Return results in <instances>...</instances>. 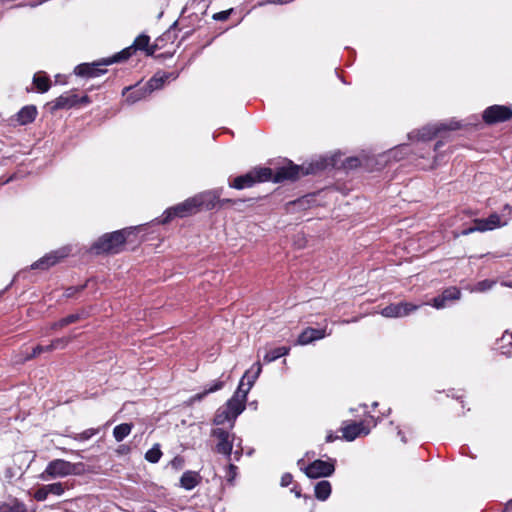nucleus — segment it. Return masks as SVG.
<instances>
[{"mask_svg":"<svg viewBox=\"0 0 512 512\" xmlns=\"http://www.w3.org/2000/svg\"><path fill=\"white\" fill-rule=\"evenodd\" d=\"M335 471L333 461L315 460L305 468V474L309 478L328 477Z\"/></svg>","mask_w":512,"mask_h":512,"instance_id":"11","label":"nucleus"},{"mask_svg":"<svg viewBox=\"0 0 512 512\" xmlns=\"http://www.w3.org/2000/svg\"><path fill=\"white\" fill-rule=\"evenodd\" d=\"M80 464H74L63 459H55L48 463L45 470L40 474L44 481L59 477H66L78 473Z\"/></svg>","mask_w":512,"mask_h":512,"instance_id":"4","label":"nucleus"},{"mask_svg":"<svg viewBox=\"0 0 512 512\" xmlns=\"http://www.w3.org/2000/svg\"><path fill=\"white\" fill-rule=\"evenodd\" d=\"M33 83L37 87L38 91L42 93L47 92L50 88L49 78L40 73L34 75Z\"/></svg>","mask_w":512,"mask_h":512,"instance_id":"30","label":"nucleus"},{"mask_svg":"<svg viewBox=\"0 0 512 512\" xmlns=\"http://www.w3.org/2000/svg\"><path fill=\"white\" fill-rule=\"evenodd\" d=\"M147 94H149V93L147 92L145 87L139 88V89L129 93L126 97V100L129 103H135V102L141 100L142 98H144Z\"/></svg>","mask_w":512,"mask_h":512,"instance_id":"32","label":"nucleus"},{"mask_svg":"<svg viewBox=\"0 0 512 512\" xmlns=\"http://www.w3.org/2000/svg\"><path fill=\"white\" fill-rule=\"evenodd\" d=\"M78 103V96L73 93H67L59 96L51 102V110L70 109Z\"/></svg>","mask_w":512,"mask_h":512,"instance_id":"19","label":"nucleus"},{"mask_svg":"<svg viewBox=\"0 0 512 512\" xmlns=\"http://www.w3.org/2000/svg\"><path fill=\"white\" fill-rule=\"evenodd\" d=\"M132 232L133 228L130 227L105 234L91 246L90 251L94 254L118 253Z\"/></svg>","mask_w":512,"mask_h":512,"instance_id":"2","label":"nucleus"},{"mask_svg":"<svg viewBox=\"0 0 512 512\" xmlns=\"http://www.w3.org/2000/svg\"><path fill=\"white\" fill-rule=\"evenodd\" d=\"M45 486H46V490L48 491V494H53V495H56V496H61L64 493V491H65V488H64L63 484L60 483V482H56V483H52V484H47Z\"/></svg>","mask_w":512,"mask_h":512,"instance_id":"34","label":"nucleus"},{"mask_svg":"<svg viewBox=\"0 0 512 512\" xmlns=\"http://www.w3.org/2000/svg\"><path fill=\"white\" fill-rule=\"evenodd\" d=\"M131 430L132 424L122 423L114 428L113 436L116 441L120 442L130 434Z\"/></svg>","mask_w":512,"mask_h":512,"instance_id":"29","label":"nucleus"},{"mask_svg":"<svg viewBox=\"0 0 512 512\" xmlns=\"http://www.w3.org/2000/svg\"><path fill=\"white\" fill-rule=\"evenodd\" d=\"M507 509H512V499L508 502Z\"/></svg>","mask_w":512,"mask_h":512,"instance_id":"50","label":"nucleus"},{"mask_svg":"<svg viewBox=\"0 0 512 512\" xmlns=\"http://www.w3.org/2000/svg\"><path fill=\"white\" fill-rule=\"evenodd\" d=\"M331 484L327 480L319 481L314 488L315 497L320 501H325L331 494Z\"/></svg>","mask_w":512,"mask_h":512,"instance_id":"23","label":"nucleus"},{"mask_svg":"<svg viewBox=\"0 0 512 512\" xmlns=\"http://www.w3.org/2000/svg\"><path fill=\"white\" fill-rule=\"evenodd\" d=\"M342 436L347 441H353L357 437L366 436L370 433V429L363 422H351L344 425L341 429Z\"/></svg>","mask_w":512,"mask_h":512,"instance_id":"16","label":"nucleus"},{"mask_svg":"<svg viewBox=\"0 0 512 512\" xmlns=\"http://www.w3.org/2000/svg\"><path fill=\"white\" fill-rule=\"evenodd\" d=\"M293 477L289 473H285L281 477V486L286 487L292 483Z\"/></svg>","mask_w":512,"mask_h":512,"instance_id":"41","label":"nucleus"},{"mask_svg":"<svg viewBox=\"0 0 512 512\" xmlns=\"http://www.w3.org/2000/svg\"><path fill=\"white\" fill-rule=\"evenodd\" d=\"M69 253H70V249L68 247H63L57 251H53L51 253L46 254L41 259L34 262L31 265V268L46 270L49 267L55 265L60 259L68 256Z\"/></svg>","mask_w":512,"mask_h":512,"instance_id":"13","label":"nucleus"},{"mask_svg":"<svg viewBox=\"0 0 512 512\" xmlns=\"http://www.w3.org/2000/svg\"><path fill=\"white\" fill-rule=\"evenodd\" d=\"M48 491L46 490V486L43 485L41 486L39 489H37L34 493V498L37 500V501H44L47 499L48 497Z\"/></svg>","mask_w":512,"mask_h":512,"instance_id":"37","label":"nucleus"},{"mask_svg":"<svg viewBox=\"0 0 512 512\" xmlns=\"http://www.w3.org/2000/svg\"><path fill=\"white\" fill-rule=\"evenodd\" d=\"M504 285L512 288V283H504Z\"/></svg>","mask_w":512,"mask_h":512,"instance_id":"51","label":"nucleus"},{"mask_svg":"<svg viewBox=\"0 0 512 512\" xmlns=\"http://www.w3.org/2000/svg\"><path fill=\"white\" fill-rule=\"evenodd\" d=\"M223 387H224V381L216 380V381L213 382V384L211 386L206 388L203 392L198 393V394L192 396L189 399V404L191 405V404H193L196 401H201L206 395H208L210 393H213V392H216L218 390H221Z\"/></svg>","mask_w":512,"mask_h":512,"instance_id":"25","label":"nucleus"},{"mask_svg":"<svg viewBox=\"0 0 512 512\" xmlns=\"http://www.w3.org/2000/svg\"><path fill=\"white\" fill-rule=\"evenodd\" d=\"M98 430L94 428L87 429L83 431L82 433L75 436L76 440L84 441L90 439L92 436L97 434Z\"/></svg>","mask_w":512,"mask_h":512,"instance_id":"36","label":"nucleus"},{"mask_svg":"<svg viewBox=\"0 0 512 512\" xmlns=\"http://www.w3.org/2000/svg\"><path fill=\"white\" fill-rule=\"evenodd\" d=\"M262 371V366L260 362H256L252 365V367L247 370L242 379L240 380V383L238 385V388L236 391L242 390V393H244V402L247 400V395L250 391V389L253 387L255 381L259 377Z\"/></svg>","mask_w":512,"mask_h":512,"instance_id":"12","label":"nucleus"},{"mask_svg":"<svg viewBox=\"0 0 512 512\" xmlns=\"http://www.w3.org/2000/svg\"><path fill=\"white\" fill-rule=\"evenodd\" d=\"M494 282L489 280H484L479 282L476 285V291L484 292L486 290H489L493 286Z\"/></svg>","mask_w":512,"mask_h":512,"instance_id":"39","label":"nucleus"},{"mask_svg":"<svg viewBox=\"0 0 512 512\" xmlns=\"http://www.w3.org/2000/svg\"><path fill=\"white\" fill-rule=\"evenodd\" d=\"M78 103L88 104L90 103V99L88 96H83L82 98H78Z\"/></svg>","mask_w":512,"mask_h":512,"instance_id":"44","label":"nucleus"},{"mask_svg":"<svg viewBox=\"0 0 512 512\" xmlns=\"http://www.w3.org/2000/svg\"><path fill=\"white\" fill-rule=\"evenodd\" d=\"M70 340H71L70 337H62V338L55 339L51 342V344L47 345L46 350L53 351L55 349H63L68 345Z\"/></svg>","mask_w":512,"mask_h":512,"instance_id":"31","label":"nucleus"},{"mask_svg":"<svg viewBox=\"0 0 512 512\" xmlns=\"http://www.w3.org/2000/svg\"><path fill=\"white\" fill-rule=\"evenodd\" d=\"M162 456V452L158 446L149 449L145 454V459L151 463H157Z\"/></svg>","mask_w":512,"mask_h":512,"instance_id":"33","label":"nucleus"},{"mask_svg":"<svg viewBox=\"0 0 512 512\" xmlns=\"http://www.w3.org/2000/svg\"><path fill=\"white\" fill-rule=\"evenodd\" d=\"M212 436L217 439V452L230 457L235 440L234 434L224 430L223 428H215L212 430Z\"/></svg>","mask_w":512,"mask_h":512,"instance_id":"8","label":"nucleus"},{"mask_svg":"<svg viewBox=\"0 0 512 512\" xmlns=\"http://www.w3.org/2000/svg\"><path fill=\"white\" fill-rule=\"evenodd\" d=\"M233 9H228L225 11H221L218 13H215L213 15V19L217 21H225L229 18L230 14L232 13Z\"/></svg>","mask_w":512,"mask_h":512,"instance_id":"38","label":"nucleus"},{"mask_svg":"<svg viewBox=\"0 0 512 512\" xmlns=\"http://www.w3.org/2000/svg\"><path fill=\"white\" fill-rule=\"evenodd\" d=\"M289 350L290 349L288 347H284V346L274 348V349L266 352V354L264 355V361L267 363L273 362V361L277 360L278 358L287 355L289 353Z\"/></svg>","mask_w":512,"mask_h":512,"instance_id":"27","label":"nucleus"},{"mask_svg":"<svg viewBox=\"0 0 512 512\" xmlns=\"http://www.w3.org/2000/svg\"><path fill=\"white\" fill-rule=\"evenodd\" d=\"M474 226L462 231V235H469L474 232H485L494 230L498 227L504 226L506 223L501 222L498 214L493 213L487 219H475Z\"/></svg>","mask_w":512,"mask_h":512,"instance_id":"9","label":"nucleus"},{"mask_svg":"<svg viewBox=\"0 0 512 512\" xmlns=\"http://www.w3.org/2000/svg\"><path fill=\"white\" fill-rule=\"evenodd\" d=\"M439 146H440V143H437V144L435 145V150H437V149L439 148Z\"/></svg>","mask_w":512,"mask_h":512,"instance_id":"52","label":"nucleus"},{"mask_svg":"<svg viewBox=\"0 0 512 512\" xmlns=\"http://www.w3.org/2000/svg\"><path fill=\"white\" fill-rule=\"evenodd\" d=\"M69 325L68 323L64 322V318H62L61 320H59L58 322H55L52 326L53 329H60V328H63L65 326Z\"/></svg>","mask_w":512,"mask_h":512,"instance_id":"42","label":"nucleus"},{"mask_svg":"<svg viewBox=\"0 0 512 512\" xmlns=\"http://www.w3.org/2000/svg\"><path fill=\"white\" fill-rule=\"evenodd\" d=\"M461 292L456 287H450L443 291L442 295L434 298L433 306L437 309L444 308L446 301L457 300L460 298Z\"/></svg>","mask_w":512,"mask_h":512,"instance_id":"20","label":"nucleus"},{"mask_svg":"<svg viewBox=\"0 0 512 512\" xmlns=\"http://www.w3.org/2000/svg\"><path fill=\"white\" fill-rule=\"evenodd\" d=\"M80 319H82V315L79 313H75L64 317V322L72 324L79 321Z\"/></svg>","mask_w":512,"mask_h":512,"instance_id":"40","label":"nucleus"},{"mask_svg":"<svg viewBox=\"0 0 512 512\" xmlns=\"http://www.w3.org/2000/svg\"><path fill=\"white\" fill-rule=\"evenodd\" d=\"M131 49L132 48H126L113 57L105 58L98 62L80 64L75 68V74L81 77H98L106 72L101 66H107L128 59L131 56Z\"/></svg>","mask_w":512,"mask_h":512,"instance_id":"3","label":"nucleus"},{"mask_svg":"<svg viewBox=\"0 0 512 512\" xmlns=\"http://www.w3.org/2000/svg\"><path fill=\"white\" fill-rule=\"evenodd\" d=\"M167 78H168V76L165 74H163V75L156 74L154 77H152L146 83L145 88H146L147 92L151 93L154 90L160 89L163 86V84Z\"/></svg>","mask_w":512,"mask_h":512,"instance_id":"28","label":"nucleus"},{"mask_svg":"<svg viewBox=\"0 0 512 512\" xmlns=\"http://www.w3.org/2000/svg\"><path fill=\"white\" fill-rule=\"evenodd\" d=\"M292 492H294V493H295V496H296V497H300V496H301L300 491L296 490V488H293V489H292Z\"/></svg>","mask_w":512,"mask_h":512,"instance_id":"48","label":"nucleus"},{"mask_svg":"<svg viewBox=\"0 0 512 512\" xmlns=\"http://www.w3.org/2000/svg\"><path fill=\"white\" fill-rule=\"evenodd\" d=\"M147 512H156V511H154V510H149V511H147Z\"/></svg>","mask_w":512,"mask_h":512,"instance_id":"53","label":"nucleus"},{"mask_svg":"<svg viewBox=\"0 0 512 512\" xmlns=\"http://www.w3.org/2000/svg\"><path fill=\"white\" fill-rule=\"evenodd\" d=\"M245 403L244 393H242V390L240 389L239 391H235L227 403L218 408L213 423L215 425H223L227 422L229 423V427L233 428L236 418L245 409Z\"/></svg>","mask_w":512,"mask_h":512,"instance_id":"1","label":"nucleus"},{"mask_svg":"<svg viewBox=\"0 0 512 512\" xmlns=\"http://www.w3.org/2000/svg\"><path fill=\"white\" fill-rule=\"evenodd\" d=\"M417 308L418 306L407 302L390 304L381 310V315L389 318L405 317Z\"/></svg>","mask_w":512,"mask_h":512,"instance_id":"14","label":"nucleus"},{"mask_svg":"<svg viewBox=\"0 0 512 512\" xmlns=\"http://www.w3.org/2000/svg\"><path fill=\"white\" fill-rule=\"evenodd\" d=\"M459 125L457 122L451 121L450 123H441L439 125H431L422 128L421 131L418 132V136L421 140H430L432 139L438 132L442 130H455L458 129Z\"/></svg>","mask_w":512,"mask_h":512,"instance_id":"17","label":"nucleus"},{"mask_svg":"<svg viewBox=\"0 0 512 512\" xmlns=\"http://www.w3.org/2000/svg\"><path fill=\"white\" fill-rule=\"evenodd\" d=\"M200 479L201 478L197 472L186 471L181 476L180 484L184 489L191 490L200 483Z\"/></svg>","mask_w":512,"mask_h":512,"instance_id":"21","label":"nucleus"},{"mask_svg":"<svg viewBox=\"0 0 512 512\" xmlns=\"http://www.w3.org/2000/svg\"><path fill=\"white\" fill-rule=\"evenodd\" d=\"M222 189L208 190L195 195L197 200L198 209L211 210L215 208L219 197L221 196Z\"/></svg>","mask_w":512,"mask_h":512,"instance_id":"15","label":"nucleus"},{"mask_svg":"<svg viewBox=\"0 0 512 512\" xmlns=\"http://www.w3.org/2000/svg\"><path fill=\"white\" fill-rule=\"evenodd\" d=\"M223 387H224V381L216 380V381L213 382V384L211 386L206 388L203 392L198 393V394L192 396L189 399V404L191 405V404H193L196 401H201L206 395H208L210 393H213V392H216L218 390H221Z\"/></svg>","mask_w":512,"mask_h":512,"instance_id":"24","label":"nucleus"},{"mask_svg":"<svg viewBox=\"0 0 512 512\" xmlns=\"http://www.w3.org/2000/svg\"><path fill=\"white\" fill-rule=\"evenodd\" d=\"M337 437L334 436L332 433H329L327 436H326V441L327 442H333Z\"/></svg>","mask_w":512,"mask_h":512,"instance_id":"46","label":"nucleus"},{"mask_svg":"<svg viewBox=\"0 0 512 512\" xmlns=\"http://www.w3.org/2000/svg\"><path fill=\"white\" fill-rule=\"evenodd\" d=\"M330 333L326 332V328L323 329H315L308 327L306 328L298 337L297 344L299 345H307L311 342L319 339H323Z\"/></svg>","mask_w":512,"mask_h":512,"instance_id":"18","label":"nucleus"},{"mask_svg":"<svg viewBox=\"0 0 512 512\" xmlns=\"http://www.w3.org/2000/svg\"><path fill=\"white\" fill-rule=\"evenodd\" d=\"M37 114V110L34 106H25L17 114V121L21 125L31 123Z\"/></svg>","mask_w":512,"mask_h":512,"instance_id":"22","label":"nucleus"},{"mask_svg":"<svg viewBox=\"0 0 512 512\" xmlns=\"http://www.w3.org/2000/svg\"><path fill=\"white\" fill-rule=\"evenodd\" d=\"M322 168H324L323 163H321V164L316 163L315 165L310 164L309 167H307V168H305L304 166L289 164L288 166L281 167L277 171V173L274 176V181L280 182L285 179L295 180V179L299 178L300 176L307 175L310 173H315L317 170H320Z\"/></svg>","mask_w":512,"mask_h":512,"instance_id":"7","label":"nucleus"},{"mask_svg":"<svg viewBox=\"0 0 512 512\" xmlns=\"http://www.w3.org/2000/svg\"><path fill=\"white\" fill-rule=\"evenodd\" d=\"M199 211L197 206V200L195 196L186 199L184 202L179 203L175 206H172L165 210L163 213V218L160 223L166 224L171 221L173 218L179 217L184 218L191 216Z\"/></svg>","mask_w":512,"mask_h":512,"instance_id":"6","label":"nucleus"},{"mask_svg":"<svg viewBox=\"0 0 512 512\" xmlns=\"http://www.w3.org/2000/svg\"><path fill=\"white\" fill-rule=\"evenodd\" d=\"M232 202H233V201H232L231 199H223V200H221V199L219 198V202H217V204H220V205L222 206V205H224V204H226V203H232Z\"/></svg>","mask_w":512,"mask_h":512,"instance_id":"47","label":"nucleus"},{"mask_svg":"<svg viewBox=\"0 0 512 512\" xmlns=\"http://www.w3.org/2000/svg\"><path fill=\"white\" fill-rule=\"evenodd\" d=\"M273 173L270 168L260 167L255 168L248 173L236 177L230 187L235 189H244L253 186L257 182L268 181L272 178Z\"/></svg>","mask_w":512,"mask_h":512,"instance_id":"5","label":"nucleus"},{"mask_svg":"<svg viewBox=\"0 0 512 512\" xmlns=\"http://www.w3.org/2000/svg\"><path fill=\"white\" fill-rule=\"evenodd\" d=\"M510 118H512V109L504 105H493L483 112V119L487 124L504 122Z\"/></svg>","mask_w":512,"mask_h":512,"instance_id":"10","label":"nucleus"},{"mask_svg":"<svg viewBox=\"0 0 512 512\" xmlns=\"http://www.w3.org/2000/svg\"><path fill=\"white\" fill-rule=\"evenodd\" d=\"M349 167H357L359 165V160L357 158H351L347 162Z\"/></svg>","mask_w":512,"mask_h":512,"instance_id":"43","label":"nucleus"},{"mask_svg":"<svg viewBox=\"0 0 512 512\" xmlns=\"http://www.w3.org/2000/svg\"><path fill=\"white\" fill-rule=\"evenodd\" d=\"M399 435H401V440L403 443H406L405 437L402 435L401 431L398 432Z\"/></svg>","mask_w":512,"mask_h":512,"instance_id":"49","label":"nucleus"},{"mask_svg":"<svg viewBox=\"0 0 512 512\" xmlns=\"http://www.w3.org/2000/svg\"><path fill=\"white\" fill-rule=\"evenodd\" d=\"M46 348H47V346L38 345L32 349L31 353H26L25 356L20 361H26L33 357H36L37 355H39L43 352H48L46 350Z\"/></svg>","mask_w":512,"mask_h":512,"instance_id":"35","label":"nucleus"},{"mask_svg":"<svg viewBox=\"0 0 512 512\" xmlns=\"http://www.w3.org/2000/svg\"><path fill=\"white\" fill-rule=\"evenodd\" d=\"M235 470H236V466H235V465H233V464H230V465H229V474H230V476H231V477H234V475H235Z\"/></svg>","mask_w":512,"mask_h":512,"instance_id":"45","label":"nucleus"},{"mask_svg":"<svg viewBox=\"0 0 512 512\" xmlns=\"http://www.w3.org/2000/svg\"><path fill=\"white\" fill-rule=\"evenodd\" d=\"M149 41H150V38L147 35H140V36H138L135 39L133 45L129 47V48H132L131 49V54L135 50L139 49V50H146L148 55H152L154 53V49H149L148 48Z\"/></svg>","mask_w":512,"mask_h":512,"instance_id":"26","label":"nucleus"}]
</instances>
